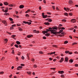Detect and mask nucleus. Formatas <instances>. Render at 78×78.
Here are the masks:
<instances>
[{"instance_id": "obj_63", "label": "nucleus", "mask_w": 78, "mask_h": 78, "mask_svg": "<svg viewBox=\"0 0 78 78\" xmlns=\"http://www.w3.org/2000/svg\"><path fill=\"white\" fill-rule=\"evenodd\" d=\"M27 56L28 58H29V55H28V54H27Z\"/></svg>"}, {"instance_id": "obj_42", "label": "nucleus", "mask_w": 78, "mask_h": 78, "mask_svg": "<svg viewBox=\"0 0 78 78\" xmlns=\"http://www.w3.org/2000/svg\"><path fill=\"white\" fill-rule=\"evenodd\" d=\"M6 33L8 34H9L10 35H11V33L10 32H9L7 31Z\"/></svg>"}, {"instance_id": "obj_36", "label": "nucleus", "mask_w": 78, "mask_h": 78, "mask_svg": "<svg viewBox=\"0 0 78 78\" xmlns=\"http://www.w3.org/2000/svg\"><path fill=\"white\" fill-rule=\"evenodd\" d=\"M12 54H13V55H14V50H12Z\"/></svg>"}, {"instance_id": "obj_13", "label": "nucleus", "mask_w": 78, "mask_h": 78, "mask_svg": "<svg viewBox=\"0 0 78 78\" xmlns=\"http://www.w3.org/2000/svg\"><path fill=\"white\" fill-rule=\"evenodd\" d=\"M68 3L69 4H72L73 3V1L72 0H69Z\"/></svg>"}, {"instance_id": "obj_60", "label": "nucleus", "mask_w": 78, "mask_h": 78, "mask_svg": "<svg viewBox=\"0 0 78 78\" xmlns=\"http://www.w3.org/2000/svg\"><path fill=\"white\" fill-rule=\"evenodd\" d=\"M43 2L44 3H45V4L46 3V1H45V0H44Z\"/></svg>"}, {"instance_id": "obj_61", "label": "nucleus", "mask_w": 78, "mask_h": 78, "mask_svg": "<svg viewBox=\"0 0 78 78\" xmlns=\"http://www.w3.org/2000/svg\"><path fill=\"white\" fill-rule=\"evenodd\" d=\"M32 75H36V74H35V73H34V72H33L32 73Z\"/></svg>"}, {"instance_id": "obj_3", "label": "nucleus", "mask_w": 78, "mask_h": 78, "mask_svg": "<svg viewBox=\"0 0 78 78\" xmlns=\"http://www.w3.org/2000/svg\"><path fill=\"white\" fill-rule=\"evenodd\" d=\"M2 23H4V24H5V26H7V22H6V21L5 20H4L2 21Z\"/></svg>"}, {"instance_id": "obj_62", "label": "nucleus", "mask_w": 78, "mask_h": 78, "mask_svg": "<svg viewBox=\"0 0 78 78\" xmlns=\"http://www.w3.org/2000/svg\"><path fill=\"white\" fill-rule=\"evenodd\" d=\"M61 33L60 32V31H59V32H57V34H61Z\"/></svg>"}, {"instance_id": "obj_50", "label": "nucleus", "mask_w": 78, "mask_h": 78, "mask_svg": "<svg viewBox=\"0 0 78 78\" xmlns=\"http://www.w3.org/2000/svg\"><path fill=\"white\" fill-rule=\"evenodd\" d=\"M58 35V36H60V37H62V35L61 34H59Z\"/></svg>"}, {"instance_id": "obj_41", "label": "nucleus", "mask_w": 78, "mask_h": 78, "mask_svg": "<svg viewBox=\"0 0 78 78\" xmlns=\"http://www.w3.org/2000/svg\"><path fill=\"white\" fill-rule=\"evenodd\" d=\"M77 44V43H76V42H75V43H73L72 45H75V44Z\"/></svg>"}, {"instance_id": "obj_32", "label": "nucleus", "mask_w": 78, "mask_h": 78, "mask_svg": "<svg viewBox=\"0 0 78 78\" xmlns=\"http://www.w3.org/2000/svg\"><path fill=\"white\" fill-rule=\"evenodd\" d=\"M67 43H68V41H66L64 42V44H66Z\"/></svg>"}, {"instance_id": "obj_43", "label": "nucleus", "mask_w": 78, "mask_h": 78, "mask_svg": "<svg viewBox=\"0 0 78 78\" xmlns=\"http://www.w3.org/2000/svg\"><path fill=\"white\" fill-rule=\"evenodd\" d=\"M64 74H62L61 75V77L62 78V77H64Z\"/></svg>"}, {"instance_id": "obj_46", "label": "nucleus", "mask_w": 78, "mask_h": 78, "mask_svg": "<svg viewBox=\"0 0 78 78\" xmlns=\"http://www.w3.org/2000/svg\"><path fill=\"white\" fill-rule=\"evenodd\" d=\"M43 39H47V38L45 37H43Z\"/></svg>"}, {"instance_id": "obj_27", "label": "nucleus", "mask_w": 78, "mask_h": 78, "mask_svg": "<svg viewBox=\"0 0 78 78\" xmlns=\"http://www.w3.org/2000/svg\"><path fill=\"white\" fill-rule=\"evenodd\" d=\"M14 46H15V47H16V48H19V46L17 44H15L14 45Z\"/></svg>"}, {"instance_id": "obj_15", "label": "nucleus", "mask_w": 78, "mask_h": 78, "mask_svg": "<svg viewBox=\"0 0 78 78\" xmlns=\"http://www.w3.org/2000/svg\"><path fill=\"white\" fill-rule=\"evenodd\" d=\"M33 35H29L27 36V37L28 38H30V37H33Z\"/></svg>"}, {"instance_id": "obj_45", "label": "nucleus", "mask_w": 78, "mask_h": 78, "mask_svg": "<svg viewBox=\"0 0 78 78\" xmlns=\"http://www.w3.org/2000/svg\"><path fill=\"white\" fill-rule=\"evenodd\" d=\"M14 43H13L12 44H11V47H12L13 45H14Z\"/></svg>"}, {"instance_id": "obj_6", "label": "nucleus", "mask_w": 78, "mask_h": 78, "mask_svg": "<svg viewBox=\"0 0 78 78\" xmlns=\"http://www.w3.org/2000/svg\"><path fill=\"white\" fill-rule=\"evenodd\" d=\"M58 73L60 74H63L64 73V72L63 71H59L58 72Z\"/></svg>"}, {"instance_id": "obj_19", "label": "nucleus", "mask_w": 78, "mask_h": 78, "mask_svg": "<svg viewBox=\"0 0 78 78\" xmlns=\"http://www.w3.org/2000/svg\"><path fill=\"white\" fill-rule=\"evenodd\" d=\"M4 15H6V16H9V13L5 12L4 13Z\"/></svg>"}, {"instance_id": "obj_59", "label": "nucleus", "mask_w": 78, "mask_h": 78, "mask_svg": "<svg viewBox=\"0 0 78 78\" xmlns=\"http://www.w3.org/2000/svg\"><path fill=\"white\" fill-rule=\"evenodd\" d=\"M49 59L50 60V61H52L53 60V58H49Z\"/></svg>"}, {"instance_id": "obj_26", "label": "nucleus", "mask_w": 78, "mask_h": 78, "mask_svg": "<svg viewBox=\"0 0 78 78\" xmlns=\"http://www.w3.org/2000/svg\"><path fill=\"white\" fill-rule=\"evenodd\" d=\"M11 37H12V38H14L15 37H16V35H13L11 36Z\"/></svg>"}, {"instance_id": "obj_64", "label": "nucleus", "mask_w": 78, "mask_h": 78, "mask_svg": "<svg viewBox=\"0 0 78 78\" xmlns=\"http://www.w3.org/2000/svg\"><path fill=\"white\" fill-rule=\"evenodd\" d=\"M32 61L33 62H34V58H32Z\"/></svg>"}, {"instance_id": "obj_35", "label": "nucleus", "mask_w": 78, "mask_h": 78, "mask_svg": "<svg viewBox=\"0 0 78 78\" xmlns=\"http://www.w3.org/2000/svg\"><path fill=\"white\" fill-rule=\"evenodd\" d=\"M27 73H28V74H31V72L30 71L29 72H27Z\"/></svg>"}, {"instance_id": "obj_14", "label": "nucleus", "mask_w": 78, "mask_h": 78, "mask_svg": "<svg viewBox=\"0 0 78 78\" xmlns=\"http://www.w3.org/2000/svg\"><path fill=\"white\" fill-rule=\"evenodd\" d=\"M50 34L48 33L46 34H45V36H47V37H48V36H50Z\"/></svg>"}, {"instance_id": "obj_10", "label": "nucleus", "mask_w": 78, "mask_h": 78, "mask_svg": "<svg viewBox=\"0 0 78 78\" xmlns=\"http://www.w3.org/2000/svg\"><path fill=\"white\" fill-rule=\"evenodd\" d=\"M22 68V66H19L17 69V70H20V69H21Z\"/></svg>"}, {"instance_id": "obj_55", "label": "nucleus", "mask_w": 78, "mask_h": 78, "mask_svg": "<svg viewBox=\"0 0 78 78\" xmlns=\"http://www.w3.org/2000/svg\"><path fill=\"white\" fill-rule=\"evenodd\" d=\"M3 73H4V72L3 71L0 72V74H3Z\"/></svg>"}, {"instance_id": "obj_24", "label": "nucleus", "mask_w": 78, "mask_h": 78, "mask_svg": "<svg viewBox=\"0 0 78 78\" xmlns=\"http://www.w3.org/2000/svg\"><path fill=\"white\" fill-rule=\"evenodd\" d=\"M48 29L49 30V31H52L53 30V29L52 30V27H49Z\"/></svg>"}, {"instance_id": "obj_28", "label": "nucleus", "mask_w": 78, "mask_h": 78, "mask_svg": "<svg viewBox=\"0 0 78 78\" xmlns=\"http://www.w3.org/2000/svg\"><path fill=\"white\" fill-rule=\"evenodd\" d=\"M66 19H63L62 20V22H66Z\"/></svg>"}, {"instance_id": "obj_31", "label": "nucleus", "mask_w": 78, "mask_h": 78, "mask_svg": "<svg viewBox=\"0 0 78 78\" xmlns=\"http://www.w3.org/2000/svg\"><path fill=\"white\" fill-rule=\"evenodd\" d=\"M39 53L40 54H44V53L42 51H39Z\"/></svg>"}, {"instance_id": "obj_34", "label": "nucleus", "mask_w": 78, "mask_h": 78, "mask_svg": "<svg viewBox=\"0 0 78 78\" xmlns=\"http://www.w3.org/2000/svg\"><path fill=\"white\" fill-rule=\"evenodd\" d=\"M55 53H56V52L55 51H54V52H52L51 53V55H53V54H55Z\"/></svg>"}, {"instance_id": "obj_25", "label": "nucleus", "mask_w": 78, "mask_h": 78, "mask_svg": "<svg viewBox=\"0 0 78 78\" xmlns=\"http://www.w3.org/2000/svg\"><path fill=\"white\" fill-rule=\"evenodd\" d=\"M34 68H37V65L35 64L34 65Z\"/></svg>"}, {"instance_id": "obj_54", "label": "nucleus", "mask_w": 78, "mask_h": 78, "mask_svg": "<svg viewBox=\"0 0 78 78\" xmlns=\"http://www.w3.org/2000/svg\"><path fill=\"white\" fill-rule=\"evenodd\" d=\"M75 67H78V64H75Z\"/></svg>"}, {"instance_id": "obj_1", "label": "nucleus", "mask_w": 78, "mask_h": 78, "mask_svg": "<svg viewBox=\"0 0 78 78\" xmlns=\"http://www.w3.org/2000/svg\"><path fill=\"white\" fill-rule=\"evenodd\" d=\"M42 16L43 19H45V18H47V15H45L44 12L42 13Z\"/></svg>"}, {"instance_id": "obj_2", "label": "nucleus", "mask_w": 78, "mask_h": 78, "mask_svg": "<svg viewBox=\"0 0 78 78\" xmlns=\"http://www.w3.org/2000/svg\"><path fill=\"white\" fill-rule=\"evenodd\" d=\"M51 34H55V36H57V32H53V31H51V33H50Z\"/></svg>"}, {"instance_id": "obj_57", "label": "nucleus", "mask_w": 78, "mask_h": 78, "mask_svg": "<svg viewBox=\"0 0 78 78\" xmlns=\"http://www.w3.org/2000/svg\"><path fill=\"white\" fill-rule=\"evenodd\" d=\"M66 9L67 10H68V11H69V10H70V8L67 7L66 8Z\"/></svg>"}, {"instance_id": "obj_29", "label": "nucleus", "mask_w": 78, "mask_h": 78, "mask_svg": "<svg viewBox=\"0 0 78 78\" xmlns=\"http://www.w3.org/2000/svg\"><path fill=\"white\" fill-rule=\"evenodd\" d=\"M48 22H52V20L50 18H49Z\"/></svg>"}, {"instance_id": "obj_18", "label": "nucleus", "mask_w": 78, "mask_h": 78, "mask_svg": "<svg viewBox=\"0 0 78 78\" xmlns=\"http://www.w3.org/2000/svg\"><path fill=\"white\" fill-rule=\"evenodd\" d=\"M44 25H50V23L45 22L44 23Z\"/></svg>"}, {"instance_id": "obj_9", "label": "nucleus", "mask_w": 78, "mask_h": 78, "mask_svg": "<svg viewBox=\"0 0 78 78\" xmlns=\"http://www.w3.org/2000/svg\"><path fill=\"white\" fill-rule=\"evenodd\" d=\"M48 33V32L46 30H44V31H42V33L43 34H45L46 33Z\"/></svg>"}, {"instance_id": "obj_39", "label": "nucleus", "mask_w": 78, "mask_h": 78, "mask_svg": "<svg viewBox=\"0 0 78 78\" xmlns=\"http://www.w3.org/2000/svg\"><path fill=\"white\" fill-rule=\"evenodd\" d=\"M46 31H47V32H48V31H50V32L51 31L49 29H46Z\"/></svg>"}, {"instance_id": "obj_11", "label": "nucleus", "mask_w": 78, "mask_h": 78, "mask_svg": "<svg viewBox=\"0 0 78 78\" xmlns=\"http://www.w3.org/2000/svg\"><path fill=\"white\" fill-rule=\"evenodd\" d=\"M64 61V58L62 57L61 58V60H60V62H62Z\"/></svg>"}, {"instance_id": "obj_22", "label": "nucleus", "mask_w": 78, "mask_h": 78, "mask_svg": "<svg viewBox=\"0 0 78 78\" xmlns=\"http://www.w3.org/2000/svg\"><path fill=\"white\" fill-rule=\"evenodd\" d=\"M64 15L65 16H68V13H67V12H65V13H64Z\"/></svg>"}, {"instance_id": "obj_4", "label": "nucleus", "mask_w": 78, "mask_h": 78, "mask_svg": "<svg viewBox=\"0 0 78 78\" xmlns=\"http://www.w3.org/2000/svg\"><path fill=\"white\" fill-rule=\"evenodd\" d=\"M52 29L53 30H58V27L57 26H54L52 27Z\"/></svg>"}, {"instance_id": "obj_52", "label": "nucleus", "mask_w": 78, "mask_h": 78, "mask_svg": "<svg viewBox=\"0 0 78 78\" xmlns=\"http://www.w3.org/2000/svg\"><path fill=\"white\" fill-rule=\"evenodd\" d=\"M26 17H29V16H30V15H28V14H26Z\"/></svg>"}, {"instance_id": "obj_49", "label": "nucleus", "mask_w": 78, "mask_h": 78, "mask_svg": "<svg viewBox=\"0 0 78 78\" xmlns=\"http://www.w3.org/2000/svg\"><path fill=\"white\" fill-rule=\"evenodd\" d=\"M21 66H25V64H21Z\"/></svg>"}, {"instance_id": "obj_37", "label": "nucleus", "mask_w": 78, "mask_h": 78, "mask_svg": "<svg viewBox=\"0 0 78 78\" xmlns=\"http://www.w3.org/2000/svg\"><path fill=\"white\" fill-rule=\"evenodd\" d=\"M9 20L10 21H13V19H12V18H9Z\"/></svg>"}, {"instance_id": "obj_56", "label": "nucleus", "mask_w": 78, "mask_h": 78, "mask_svg": "<svg viewBox=\"0 0 78 78\" xmlns=\"http://www.w3.org/2000/svg\"><path fill=\"white\" fill-rule=\"evenodd\" d=\"M39 9L40 10H41V9H42V8H41V6H40L39 7Z\"/></svg>"}, {"instance_id": "obj_23", "label": "nucleus", "mask_w": 78, "mask_h": 78, "mask_svg": "<svg viewBox=\"0 0 78 78\" xmlns=\"http://www.w3.org/2000/svg\"><path fill=\"white\" fill-rule=\"evenodd\" d=\"M69 15L70 16H73V13L72 12H70L69 14Z\"/></svg>"}, {"instance_id": "obj_16", "label": "nucleus", "mask_w": 78, "mask_h": 78, "mask_svg": "<svg viewBox=\"0 0 78 78\" xmlns=\"http://www.w3.org/2000/svg\"><path fill=\"white\" fill-rule=\"evenodd\" d=\"M16 43L17 44V45H20V44H21L20 42L18 41H16Z\"/></svg>"}, {"instance_id": "obj_40", "label": "nucleus", "mask_w": 78, "mask_h": 78, "mask_svg": "<svg viewBox=\"0 0 78 78\" xmlns=\"http://www.w3.org/2000/svg\"><path fill=\"white\" fill-rule=\"evenodd\" d=\"M21 58L22 59H25V57H24L23 56H22L21 57Z\"/></svg>"}, {"instance_id": "obj_48", "label": "nucleus", "mask_w": 78, "mask_h": 78, "mask_svg": "<svg viewBox=\"0 0 78 78\" xmlns=\"http://www.w3.org/2000/svg\"><path fill=\"white\" fill-rule=\"evenodd\" d=\"M27 24H28V25H31V23L30 22H28V23H27Z\"/></svg>"}, {"instance_id": "obj_58", "label": "nucleus", "mask_w": 78, "mask_h": 78, "mask_svg": "<svg viewBox=\"0 0 78 78\" xmlns=\"http://www.w3.org/2000/svg\"><path fill=\"white\" fill-rule=\"evenodd\" d=\"M64 9L65 10V11H67V9H66V8L64 7Z\"/></svg>"}, {"instance_id": "obj_51", "label": "nucleus", "mask_w": 78, "mask_h": 78, "mask_svg": "<svg viewBox=\"0 0 78 78\" xmlns=\"http://www.w3.org/2000/svg\"><path fill=\"white\" fill-rule=\"evenodd\" d=\"M47 13L49 15H51V12H47Z\"/></svg>"}, {"instance_id": "obj_5", "label": "nucleus", "mask_w": 78, "mask_h": 78, "mask_svg": "<svg viewBox=\"0 0 78 78\" xmlns=\"http://www.w3.org/2000/svg\"><path fill=\"white\" fill-rule=\"evenodd\" d=\"M64 62H68V61H69V58H68V57H66L65 58Z\"/></svg>"}, {"instance_id": "obj_12", "label": "nucleus", "mask_w": 78, "mask_h": 78, "mask_svg": "<svg viewBox=\"0 0 78 78\" xmlns=\"http://www.w3.org/2000/svg\"><path fill=\"white\" fill-rule=\"evenodd\" d=\"M4 4L5 5H8L9 3L7 2H4Z\"/></svg>"}, {"instance_id": "obj_44", "label": "nucleus", "mask_w": 78, "mask_h": 78, "mask_svg": "<svg viewBox=\"0 0 78 78\" xmlns=\"http://www.w3.org/2000/svg\"><path fill=\"white\" fill-rule=\"evenodd\" d=\"M16 25L15 24H14V25H12V27H16Z\"/></svg>"}, {"instance_id": "obj_47", "label": "nucleus", "mask_w": 78, "mask_h": 78, "mask_svg": "<svg viewBox=\"0 0 78 78\" xmlns=\"http://www.w3.org/2000/svg\"><path fill=\"white\" fill-rule=\"evenodd\" d=\"M9 6H14V5H12V4H10V5H9Z\"/></svg>"}, {"instance_id": "obj_7", "label": "nucleus", "mask_w": 78, "mask_h": 78, "mask_svg": "<svg viewBox=\"0 0 78 78\" xmlns=\"http://www.w3.org/2000/svg\"><path fill=\"white\" fill-rule=\"evenodd\" d=\"M71 22L73 23H75V22H76V20L75 19H72L71 20Z\"/></svg>"}, {"instance_id": "obj_33", "label": "nucleus", "mask_w": 78, "mask_h": 78, "mask_svg": "<svg viewBox=\"0 0 78 78\" xmlns=\"http://www.w3.org/2000/svg\"><path fill=\"white\" fill-rule=\"evenodd\" d=\"M52 47H55V48H57V45H53Z\"/></svg>"}, {"instance_id": "obj_30", "label": "nucleus", "mask_w": 78, "mask_h": 78, "mask_svg": "<svg viewBox=\"0 0 78 78\" xmlns=\"http://www.w3.org/2000/svg\"><path fill=\"white\" fill-rule=\"evenodd\" d=\"M19 30L20 31H22V30H22V29L20 28V27H19Z\"/></svg>"}, {"instance_id": "obj_17", "label": "nucleus", "mask_w": 78, "mask_h": 78, "mask_svg": "<svg viewBox=\"0 0 78 78\" xmlns=\"http://www.w3.org/2000/svg\"><path fill=\"white\" fill-rule=\"evenodd\" d=\"M69 62H71V63H72L73 62V60L72 59H70L69 60Z\"/></svg>"}, {"instance_id": "obj_20", "label": "nucleus", "mask_w": 78, "mask_h": 78, "mask_svg": "<svg viewBox=\"0 0 78 78\" xmlns=\"http://www.w3.org/2000/svg\"><path fill=\"white\" fill-rule=\"evenodd\" d=\"M23 23H25V24H27V23H28V22H26L25 21H23Z\"/></svg>"}, {"instance_id": "obj_21", "label": "nucleus", "mask_w": 78, "mask_h": 78, "mask_svg": "<svg viewBox=\"0 0 78 78\" xmlns=\"http://www.w3.org/2000/svg\"><path fill=\"white\" fill-rule=\"evenodd\" d=\"M4 41H5L6 42H5V43H6V44H7V43L8 42V39H4Z\"/></svg>"}, {"instance_id": "obj_8", "label": "nucleus", "mask_w": 78, "mask_h": 78, "mask_svg": "<svg viewBox=\"0 0 78 78\" xmlns=\"http://www.w3.org/2000/svg\"><path fill=\"white\" fill-rule=\"evenodd\" d=\"M19 8L20 9H22V8H24V5H21L20 6Z\"/></svg>"}, {"instance_id": "obj_38", "label": "nucleus", "mask_w": 78, "mask_h": 78, "mask_svg": "<svg viewBox=\"0 0 78 78\" xmlns=\"http://www.w3.org/2000/svg\"><path fill=\"white\" fill-rule=\"evenodd\" d=\"M52 7L54 10H55V6H52Z\"/></svg>"}, {"instance_id": "obj_53", "label": "nucleus", "mask_w": 78, "mask_h": 78, "mask_svg": "<svg viewBox=\"0 0 78 78\" xmlns=\"http://www.w3.org/2000/svg\"><path fill=\"white\" fill-rule=\"evenodd\" d=\"M8 10L6 9V10H5L4 12H8Z\"/></svg>"}]
</instances>
